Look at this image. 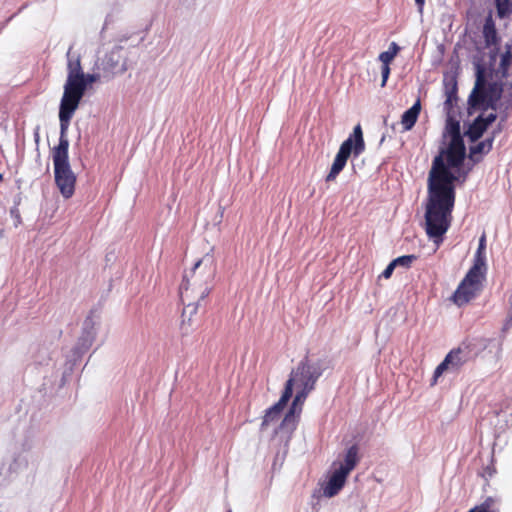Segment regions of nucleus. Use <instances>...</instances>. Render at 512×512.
<instances>
[{
  "mask_svg": "<svg viewBox=\"0 0 512 512\" xmlns=\"http://www.w3.org/2000/svg\"><path fill=\"white\" fill-rule=\"evenodd\" d=\"M446 133L450 142L434 157L427 179L425 231L429 238L442 240L453 219L457 176L450 168H459L465 159V145L458 121L449 119Z\"/></svg>",
  "mask_w": 512,
  "mask_h": 512,
  "instance_id": "obj_1",
  "label": "nucleus"
},
{
  "mask_svg": "<svg viewBox=\"0 0 512 512\" xmlns=\"http://www.w3.org/2000/svg\"><path fill=\"white\" fill-rule=\"evenodd\" d=\"M319 376L320 372L318 368L306 362H301L297 368L291 372L283 392V401L291 398L294 387L297 392L289 412L286 414L279 427L280 431L285 432L288 437L295 429L296 418L302 410V405L307 395L314 389V385Z\"/></svg>",
  "mask_w": 512,
  "mask_h": 512,
  "instance_id": "obj_2",
  "label": "nucleus"
},
{
  "mask_svg": "<svg viewBox=\"0 0 512 512\" xmlns=\"http://www.w3.org/2000/svg\"><path fill=\"white\" fill-rule=\"evenodd\" d=\"M216 273V259L212 253H206L193 268L184 275L180 292L184 300L205 299L211 290V282Z\"/></svg>",
  "mask_w": 512,
  "mask_h": 512,
  "instance_id": "obj_3",
  "label": "nucleus"
},
{
  "mask_svg": "<svg viewBox=\"0 0 512 512\" xmlns=\"http://www.w3.org/2000/svg\"><path fill=\"white\" fill-rule=\"evenodd\" d=\"M54 165V177L61 195L68 199L75 191L76 175L72 171L68 154L52 155Z\"/></svg>",
  "mask_w": 512,
  "mask_h": 512,
  "instance_id": "obj_4",
  "label": "nucleus"
},
{
  "mask_svg": "<svg viewBox=\"0 0 512 512\" xmlns=\"http://www.w3.org/2000/svg\"><path fill=\"white\" fill-rule=\"evenodd\" d=\"M352 470V447L346 451L345 462L332 466L328 481L323 485V495L332 498L339 493L345 484L349 472Z\"/></svg>",
  "mask_w": 512,
  "mask_h": 512,
  "instance_id": "obj_5",
  "label": "nucleus"
},
{
  "mask_svg": "<svg viewBox=\"0 0 512 512\" xmlns=\"http://www.w3.org/2000/svg\"><path fill=\"white\" fill-rule=\"evenodd\" d=\"M79 104L68 98H61L59 107V121H60V137L59 144L53 148L52 155L68 154L69 140L67 131L70 121L77 110Z\"/></svg>",
  "mask_w": 512,
  "mask_h": 512,
  "instance_id": "obj_6",
  "label": "nucleus"
},
{
  "mask_svg": "<svg viewBox=\"0 0 512 512\" xmlns=\"http://www.w3.org/2000/svg\"><path fill=\"white\" fill-rule=\"evenodd\" d=\"M70 47L67 51V79L63 87L62 98H69L71 92L80 94L82 90L83 70L78 55H73Z\"/></svg>",
  "mask_w": 512,
  "mask_h": 512,
  "instance_id": "obj_7",
  "label": "nucleus"
},
{
  "mask_svg": "<svg viewBox=\"0 0 512 512\" xmlns=\"http://www.w3.org/2000/svg\"><path fill=\"white\" fill-rule=\"evenodd\" d=\"M482 281L483 279L479 277L469 278V275L466 274L453 293L451 300L459 307L469 303L481 290Z\"/></svg>",
  "mask_w": 512,
  "mask_h": 512,
  "instance_id": "obj_8",
  "label": "nucleus"
},
{
  "mask_svg": "<svg viewBox=\"0 0 512 512\" xmlns=\"http://www.w3.org/2000/svg\"><path fill=\"white\" fill-rule=\"evenodd\" d=\"M469 359L468 347H457L452 349L444 358V360L436 367L434 371V382L445 371L452 370L458 372L461 367L467 363Z\"/></svg>",
  "mask_w": 512,
  "mask_h": 512,
  "instance_id": "obj_9",
  "label": "nucleus"
},
{
  "mask_svg": "<svg viewBox=\"0 0 512 512\" xmlns=\"http://www.w3.org/2000/svg\"><path fill=\"white\" fill-rule=\"evenodd\" d=\"M103 70L111 75L122 74L127 69V62L121 46H115L102 60Z\"/></svg>",
  "mask_w": 512,
  "mask_h": 512,
  "instance_id": "obj_10",
  "label": "nucleus"
},
{
  "mask_svg": "<svg viewBox=\"0 0 512 512\" xmlns=\"http://www.w3.org/2000/svg\"><path fill=\"white\" fill-rule=\"evenodd\" d=\"M352 153V134L348 136V138L341 145L334 162L332 164L331 170L329 174L326 176V182H331L335 180L337 175L343 170L346 165V162Z\"/></svg>",
  "mask_w": 512,
  "mask_h": 512,
  "instance_id": "obj_11",
  "label": "nucleus"
},
{
  "mask_svg": "<svg viewBox=\"0 0 512 512\" xmlns=\"http://www.w3.org/2000/svg\"><path fill=\"white\" fill-rule=\"evenodd\" d=\"M98 324V321L95 319L94 316L90 315L88 316L84 323H83V331L82 335L79 338L76 346L75 351L78 354H82L86 352L93 344L95 337H96V325Z\"/></svg>",
  "mask_w": 512,
  "mask_h": 512,
  "instance_id": "obj_12",
  "label": "nucleus"
},
{
  "mask_svg": "<svg viewBox=\"0 0 512 512\" xmlns=\"http://www.w3.org/2000/svg\"><path fill=\"white\" fill-rule=\"evenodd\" d=\"M488 89L485 87V78L482 70L477 71L475 87L469 97L472 107H480L489 102Z\"/></svg>",
  "mask_w": 512,
  "mask_h": 512,
  "instance_id": "obj_13",
  "label": "nucleus"
},
{
  "mask_svg": "<svg viewBox=\"0 0 512 512\" xmlns=\"http://www.w3.org/2000/svg\"><path fill=\"white\" fill-rule=\"evenodd\" d=\"M482 34H483L486 46L490 47V46H496L499 44L498 33L496 30L495 22H494L491 14H489L485 18Z\"/></svg>",
  "mask_w": 512,
  "mask_h": 512,
  "instance_id": "obj_14",
  "label": "nucleus"
},
{
  "mask_svg": "<svg viewBox=\"0 0 512 512\" xmlns=\"http://www.w3.org/2000/svg\"><path fill=\"white\" fill-rule=\"evenodd\" d=\"M420 111V100H417L411 108L403 113L401 117V124L405 131L411 130L414 127L419 117Z\"/></svg>",
  "mask_w": 512,
  "mask_h": 512,
  "instance_id": "obj_15",
  "label": "nucleus"
},
{
  "mask_svg": "<svg viewBox=\"0 0 512 512\" xmlns=\"http://www.w3.org/2000/svg\"><path fill=\"white\" fill-rule=\"evenodd\" d=\"M287 402H288V400L283 401V395H282L281 398L279 399V401L266 411V414H265V416L263 418V422H262V429L269 426L270 423L278 420V418L280 417V414H281L282 410L284 409V407L286 406Z\"/></svg>",
  "mask_w": 512,
  "mask_h": 512,
  "instance_id": "obj_16",
  "label": "nucleus"
},
{
  "mask_svg": "<svg viewBox=\"0 0 512 512\" xmlns=\"http://www.w3.org/2000/svg\"><path fill=\"white\" fill-rule=\"evenodd\" d=\"M500 72L502 78L505 79V84L512 87V53L508 49L501 58Z\"/></svg>",
  "mask_w": 512,
  "mask_h": 512,
  "instance_id": "obj_17",
  "label": "nucleus"
},
{
  "mask_svg": "<svg viewBox=\"0 0 512 512\" xmlns=\"http://www.w3.org/2000/svg\"><path fill=\"white\" fill-rule=\"evenodd\" d=\"M486 273V254H475L472 267L467 274L470 277H479L484 280Z\"/></svg>",
  "mask_w": 512,
  "mask_h": 512,
  "instance_id": "obj_18",
  "label": "nucleus"
},
{
  "mask_svg": "<svg viewBox=\"0 0 512 512\" xmlns=\"http://www.w3.org/2000/svg\"><path fill=\"white\" fill-rule=\"evenodd\" d=\"M99 79H100V74H98V73H92V74L83 73V78H82L83 84H82V90H81L80 94H77V92H71L70 97L68 99H71L72 101L80 104V101H81L82 97L84 96L87 87L89 85L97 82Z\"/></svg>",
  "mask_w": 512,
  "mask_h": 512,
  "instance_id": "obj_19",
  "label": "nucleus"
},
{
  "mask_svg": "<svg viewBox=\"0 0 512 512\" xmlns=\"http://www.w3.org/2000/svg\"><path fill=\"white\" fill-rule=\"evenodd\" d=\"M487 127L483 121V117H477L472 124H470L468 130L466 131V135L470 141H477L483 133L486 131Z\"/></svg>",
  "mask_w": 512,
  "mask_h": 512,
  "instance_id": "obj_20",
  "label": "nucleus"
},
{
  "mask_svg": "<svg viewBox=\"0 0 512 512\" xmlns=\"http://www.w3.org/2000/svg\"><path fill=\"white\" fill-rule=\"evenodd\" d=\"M493 139H485L479 143H477L474 146L470 147V158H472L474 161H478L479 159H476L477 154H486L492 149Z\"/></svg>",
  "mask_w": 512,
  "mask_h": 512,
  "instance_id": "obj_21",
  "label": "nucleus"
},
{
  "mask_svg": "<svg viewBox=\"0 0 512 512\" xmlns=\"http://www.w3.org/2000/svg\"><path fill=\"white\" fill-rule=\"evenodd\" d=\"M496 502V499L493 497H487L481 504L476 505L468 512H499Z\"/></svg>",
  "mask_w": 512,
  "mask_h": 512,
  "instance_id": "obj_22",
  "label": "nucleus"
},
{
  "mask_svg": "<svg viewBox=\"0 0 512 512\" xmlns=\"http://www.w3.org/2000/svg\"><path fill=\"white\" fill-rule=\"evenodd\" d=\"M497 16L501 19L508 18L512 14V0H495Z\"/></svg>",
  "mask_w": 512,
  "mask_h": 512,
  "instance_id": "obj_23",
  "label": "nucleus"
},
{
  "mask_svg": "<svg viewBox=\"0 0 512 512\" xmlns=\"http://www.w3.org/2000/svg\"><path fill=\"white\" fill-rule=\"evenodd\" d=\"M180 298H181V301H182L183 305L185 306L184 309H183V314L182 315H183V317L188 315L189 316V320H190L192 315H194L197 312L199 302L202 299L194 298L192 300H184L181 293H180Z\"/></svg>",
  "mask_w": 512,
  "mask_h": 512,
  "instance_id": "obj_24",
  "label": "nucleus"
},
{
  "mask_svg": "<svg viewBox=\"0 0 512 512\" xmlns=\"http://www.w3.org/2000/svg\"><path fill=\"white\" fill-rule=\"evenodd\" d=\"M446 100L444 102V108L448 112L453 108L454 104L457 101V85L454 83L450 87H447L445 90Z\"/></svg>",
  "mask_w": 512,
  "mask_h": 512,
  "instance_id": "obj_25",
  "label": "nucleus"
},
{
  "mask_svg": "<svg viewBox=\"0 0 512 512\" xmlns=\"http://www.w3.org/2000/svg\"><path fill=\"white\" fill-rule=\"evenodd\" d=\"M365 149L363 133L360 125L354 127V157L358 156Z\"/></svg>",
  "mask_w": 512,
  "mask_h": 512,
  "instance_id": "obj_26",
  "label": "nucleus"
},
{
  "mask_svg": "<svg viewBox=\"0 0 512 512\" xmlns=\"http://www.w3.org/2000/svg\"><path fill=\"white\" fill-rule=\"evenodd\" d=\"M417 260L416 255H403L392 260L393 264L396 267H403L408 269L411 267L412 263Z\"/></svg>",
  "mask_w": 512,
  "mask_h": 512,
  "instance_id": "obj_27",
  "label": "nucleus"
},
{
  "mask_svg": "<svg viewBox=\"0 0 512 512\" xmlns=\"http://www.w3.org/2000/svg\"><path fill=\"white\" fill-rule=\"evenodd\" d=\"M394 58L395 57L391 55L388 51H384L379 55V60L382 62V65L390 66Z\"/></svg>",
  "mask_w": 512,
  "mask_h": 512,
  "instance_id": "obj_28",
  "label": "nucleus"
},
{
  "mask_svg": "<svg viewBox=\"0 0 512 512\" xmlns=\"http://www.w3.org/2000/svg\"><path fill=\"white\" fill-rule=\"evenodd\" d=\"M390 66H387V65H382L381 67V74H382V82H381V87H384L387 83V80L389 78V75H390Z\"/></svg>",
  "mask_w": 512,
  "mask_h": 512,
  "instance_id": "obj_29",
  "label": "nucleus"
},
{
  "mask_svg": "<svg viewBox=\"0 0 512 512\" xmlns=\"http://www.w3.org/2000/svg\"><path fill=\"white\" fill-rule=\"evenodd\" d=\"M486 235L483 234L479 239V245L475 254H486Z\"/></svg>",
  "mask_w": 512,
  "mask_h": 512,
  "instance_id": "obj_30",
  "label": "nucleus"
},
{
  "mask_svg": "<svg viewBox=\"0 0 512 512\" xmlns=\"http://www.w3.org/2000/svg\"><path fill=\"white\" fill-rule=\"evenodd\" d=\"M512 328V313H507L506 319L503 323L502 332L505 333Z\"/></svg>",
  "mask_w": 512,
  "mask_h": 512,
  "instance_id": "obj_31",
  "label": "nucleus"
},
{
  "mask_svg": "<svg viewBox=\"0 0 512 512\" xmlns=\"http://www.w3.org/2000/svg\"><path fill=\"white\" fill-rule=\"evenodd\" d=\"M395 268L396 266L391 261L385 268V270L382 272L381 276L384 277L385 279L390 278Z\"/></svg>",
  "mask_w": 512,
  "mask_h": 512,
  "instance_id": "obj_32",
  "label": "nucleus"
},
{
  "mask_svg": "<svg viewBox=\"0 0 512 512\" xmlns=\"http://www.w3.org/2000/svg\"><path fill=\"white\" fill-rule=\"evenodd\" d=\"M391 55L394 57L397 56L398 52L400 51V47L397 45V43L392 42L387 50Z\"/></svg>",
  "mask_w": 512,
  "mask_h": 512,
  "instance_id": "obj_33",
  "label": "nucleus"
},
{
  "mask_svg": "<svg viewBox=\"0 0 512 512\" xmlns=\"http://www.w3.org/2000/svg\"><path fill=\"white\" fill-rule=\"evenodd\" d=\"M495 119H496V115H495V114H493V113H491V114H489L487 117L483 118V121H484V123H485L486 127L488 128V126H489L492 122H494V121H495Z\"/></svg>",
  "mask_w": 512,
  "mask_h": 512,
  "instance_id": "obj_34",
  "label": "nucleus"
},
{
  "mask_svg": "<svg viewBox=\"0 0 512 512\" xmlns=\"http://www.w3.org/2000/svg\"><path fill=\"white\" fill-rule=\"evenodd\" d=\"M415 4L417 6L418 12L422 14L425 5V0H415Z\"/></svg>",
  "mask_w": 512,
  "mask_h": 512,
  "instance_id": "obj_35",
  "label": "nucleus"
},
{
  "mask_svg": "<svg viewBox=\"0 0 512 512\" xmlns=\"http://www.w3.org/2000/svg\"><path fill=\"white\" fill-rule=\"evenodd\" d=\"M508 304H509L508 312H509V313H512V293H511V294H510V296H509Z\"/></svg>",
  "mask_w": 512,
  "mask_h": 512,
  "instance_id": "obj_36",
  "label": "nucleus"
},
{
  "mask_svg": "<svg viewBox=\"0 0 512 512\" xmlns=\"http://www.w3.org/2000/svg\"><path fill=\"white\" fill-rule=\"evenodd\" d=\"M353 463H354V467L356 466V463H357V455H356V451L354 450V460H353Z\"/></svg>",
  "mask_w": 512,
  "mask_h": 512,
  "instance_id": "obj_37",
  "label": "nucleus"
}]
</instances>
